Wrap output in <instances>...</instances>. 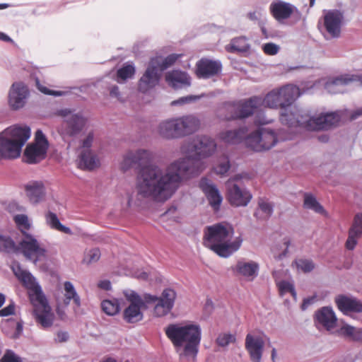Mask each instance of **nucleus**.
I'll list each match as a JSON object with an SVG mask.
<instances>
[{
  "mask_svg": "<svg viewBox=\"0 0 362 362\" xmlns=\"http://www.w3.org/2000/svg\"><path fill=\"white\" fill-rule=\"evenodd\" d=\"M154 160L153 151L145 148L129 150L124 156L119 166L123 172L139 170L136 178V196L127 194V207L139 206L145 201L165 202L178 189L182 175L189 170V159L175 160L163 170L150 165Z\"/></svg>",
  "mask_w": 362,
  "mask_h": 362,
  "instance_id": "f257e3e1",
  "label": "nucleus"
},
{
  "mask_svg": "<svg viewBox=\"0 0 362 362\" xmlns=\"http://www.w3.org/2000/svg\"><path fill=\"white\" fill-rule=\"evenodd\" d=\"M167 337L180 357L194 360L202 339L199 325L192 322L172 323L165 328Z\"/></svg>",
  "mask_w": 362,
  "mask_h": 362,
  "instance_id": "f03ea898",
  "label": "nucleus"
},
{
  "mask_svg": "<svg viewBox=\"0 0 362 362\" xmlns=\"http://www.w3.org/2000/svg\"><path fill=\"white\" fill-rule=\"evenodd\" d=\"M233 228L225 223H216L206 227L204 245L219 257L227 258L238 251L243 243L241 236L235 237Z\"/></svg>",
  "mask_w": 362,
  "mask_h": 362,
  "instance_id": "7ed1b4c3",
  "label": "nucleus"
},
{
  "mask_svg": "<svg viewBox=\"0 0 362 362\" xmlns=\"http://www.w3.org/2000/svg\"><path fill=\"white\" fill-rule=\"evenodd\" d=\"M216 149V144L214 139L206 135L199 136L193 142L183 144L180 150L182 153L186 155V157L178 160L189 159L187 164L189 169L182 175V180L185 177L193 176L202 171L200 158L211 156Z\"/></svg>",
  "mask_w": 362,
  "mask_h": 362,
  "instance_id": "20e7f679",
  "label": "nucleus"
},
{
  "mask_svg": "<svg viewBox=\"0 0 362 362\" xmlns=\"http://www.w3.org/2000/svg\"><path fill=\"white\" fill-rule=\"evenodd\" d=\"M28 126H14L0 133V156L4 159H15L20 156L22 147L30 137Z\"/></svg>",
  "mask_w": 362,
  "mask_h": 362,
  "instance_id": "39448f33",
  "label": "nucleus"
},
{
  "mask_svg": "<svg viewBox=\"0 0 362 362\" xmlns=\"http://www.w3.org/2000/svg\"><path fill=\"white\" fill-rule=\"evenodd\" d=\"M340 119L341 117L337 112L313 116L305 112L304 115H300V119H293L292 122H288L286 115H284L282 117L284 122H290L292 124L300 122L302 127L310 131L327 130L337 126Z\"/></svg>",
  "mask_w": 362,
  "mask_h": 362,
  "instance_id": "423d86ee",
  "label": "nucleus"
},
{
  "mask_svg": "<svg viewBox=\"0 0 362 362\" xmlns=\"http://www.w3.org/2000/svg\"><path fill=\"white\" fill-rule=\"evenodd\" d=\"M260 106L262 98L254 96L248 100L225 104L219 110V117L226 120L246 118L251 116Z\"/></svg>",
  "mask_w": 362,
  "mask_h": 362,
  "instance_id": "0eeeda50",
  "label": "nucleus"
},
{
  "mask_svg": "<svg viewBox=\"0 0 362 362\" xmlns=\"http://www.w3.org/2000/svg\"><path fill=\"white\" fill-rule=\"evenodd\" d=\"M56 115L62 118L59 133L64 136H74L78 134L85 127L87 119L81 112L63 108L58 110Z\"/></svg>",
  "mask_w": 362,
  "mask_h": 362,
  "instance_id": "6e6552de",
  "label": "nucleus"
},
{
  "mask_svg": "<svg viewBox=\"0 0 362 362\" xmlns=\"http://www.w3.org/2000/svg\"><path fill=\"white\" fill-rule=\"evenodd\" d=\"M12 270L17 279L28 289L30 299L34 307L33 309L48 304L41 287L30 272L22 268L18 263L13 264Z\"/></svg>",
  "mask_w": 362,
  "mask_h": 362,
  "instance_id": "1a4fd4ad",
  "label": "nucleus"
},
{
  "mask_svg": "<svg viewBox=\"0 0 362 362\" xmlns=\"http://www.w3.org/2000/svg\"><path fill=\"white\" fill-rule=\"evenodd\" d=\"M276 133L269 128H259L245 137L246 146L255 151H267L278 142Z\"/></svg>",
  "mask_w": 362,
  "mask_h": 362,
  "instance_id": "9d476101",
  "label": "nucleus"
},
{
  "mask_svg": "<svg viewBox=\"0 0 362 362\" xmlns=\"http://www.w3.org/2000/svg\"><path fill=\"white\" fill-rule=\"evenodd\" d=\"M16 252L22 253L26 259L34 264L44 261L47 257V250L31 234H26L16 245Z\"/></svg>",
  "mask_w": 362,
  "mask_h": 362,
  "instance_id": "9b49d317",
  "label": "nucleus"
},
{
  "mask_svg": "<svg viewBox=\"0 0 362 362\" xmlns=\"http://www.w3.org/2000/svg\"><path fill=\"white\" fill-rule=\"evenodd\" d=\"M321 32L327 39L338 38L344 23V14L337 9L324 10Z\"/></svg>",
  "mask_w": 362,
  "mask_h": 362,
  "instance_id": "f8f14e48",
  "label": "nucleus"
},
{
  "mask_svg": "<svg viewBox=\"0 0 362 362\" xmlns=\"http://www.w3.org/2000/svg\"><path fill=\"white\" fill-rule=\"evenodd\" d=\"M241 178L240 175H237L226 182L228 199L232 206H246L252 198V194L247 188L236 182Z\"/></svg>",
  "mask_w": 362,
  "mask_h": 362,
  "instance_id": "ddd939ff",
  "label": "nucleus"
},
{
  "mask_svg": "<svg viewBox=\"0 0 362 362\" xmlns=\"http://www.w3.org/2000/svg\"><path fill=\"white\" fill-rule=\"evenodd\" d=\"M176 298V293L171 288L163 290L160 298L156 296L146 293L144 295V302L156 303L154 307V313L157 317H163L168 314L173 308L175 300Z\"/></svg>",
  "mask_w": 362,
  "mask_h": 362,
  "instance_id": "4468645a",
  "label": "nucleus"
},
{
  "mask_svg": "<svg viewBox=\"0 0 362 362\" xmlns=\"http://www.w3.org/2000/svg\"><path fill=\"white\" fill-rule=\"evenodd\" d=\"M269 338L263 332L248 333L245 339V348L252 362H261L265 343Z\"/></svg>",
  "mask_w": 362,
  "mask_h": 362,
  "instance_id": "2eb2a0df",
  "label": "nucleus"
},
{
  "mask_svg": "<svg viewBox=\"0 0 362 362\" xmlns=\"http://www.w3.org/2000/svg\"><path fill=\"white\" fill-rule=\"evenodd\" d=\"M48 141L42 131L38 129L35 133V141L28 145L24 152L26 162L37 163L45 158L48 148Z\"/></svg>",
  "mask_w": 362,
  "mask_h": 362,
  "instance_id": "dca6fc26",
  "label": "nucleus"
},
{
  "mask_svg": "<svg viewBox=\"0 0 362 362\" xmlns=\"http://www.w3.org/2000/svg\"><path fill=\"white\" fill-rule=\"evenodd\" d=\"M158 59H151L148 66L139 81L138 89L140 92L146 93L155 88L159 83L161 72L157 69Z\"/></svg>",
  "mask_w": 362,
  "mask_h": 362,
  "instance_id": "f3484780",
  "label": "nucleus"
},
{
  "mask_svg": "<svg viewBox=\"0 0 362 362\" xmlns=\"http://www.w3.org/2000/svg\"><path fill=\"white\" fill-rule=\"evenodd\" d=\"M327 81L325 83V89L331 94L344 93V87L356 82L362 86V75L344 74Z\"/></svg>",
  "mask_w": 362,
  "mask_h": 362,
  "instance_id": "a211bd4d",
  "label": "nucleus"
},
{
  "mask_svg": "<svg viewBox=\"0 0 362 362\" xmlns=\"http://www.w3.org/2000/svg\"><path fill=\"white\" fill-rule=\"evenodd\" d=\"M29 96V90L23 82L13 83L8 93V104L11 109L17 110L23 107Z\"/></svg>",
  "mask_w": 362,
  "mask_h": 362,
  "instance_id": "6ab92c4d",
  "label": "nucleus"
},
{
  "mask_svg": "<svg viewBox=\"0 0 362 362\" xmlns=\"http://www.w3.org/2000/svg\"><path fill=\"white\" fill-rule=\"evenodd\" d=\"M313 319L317 328L322 327L327 331L332 330L337 323V317L331 306H325L317 310Z\"/></svg>",
  "mask_w": 362,
  "mask_h": 362,
  "instance_id": "aec40b11",
  "label": "nucleus"
},
{
  "mask_svg": "<svg viewBox=\"0 0 362 362\" xmlns=\"http://www.w3.org/2000/svg\"><path fill=\"white\" fill-rule=\"evenodd\" d=\"M24 190L29 202L34 205L46 200L47 187L42 180H30L24 185Z\"/></svg>",
  "mask_w": 362,
  "mask_h": 362,
  "instance_id": "412c9836",
  "label": "nucleus"
},
{
  "mask_svg": "<svg viewBox=\"0 0 362 362\" xmlns=\"http://www.w3.org/2000/svg\"><path fill=\"white\" fill-rule=\"evenodd\" d=\"M231 269L235 276H241L248 281H252L257 276L259 266L255 261H246L241 259L231 267Z\"/></svg>",
  "mask_w": 362,
  "mask_h": 362,
  "instance_id": "4be33fe9",
  "label": "nucleus"
},
{
  "mask_svg": "<svg viewBox=\"0 0 362 362\" xmlns=\"http://www.w3.org/2000/svg\"><path fill=\"white\" fill-rule=\"evenodd\" d=\"M199 187L206 195L209 205L214 211H218L223 201V197L216 186L209 179L203 177L199 182Z\"/></svg>",
  "mask_w": 362,
  "mask_h": 362,
  "instance_id": "5701e85b",
  "label": "nucleus"
},
{
  "mask_svg": "<svg viewBox=\"0 0 362 362\" xmlns=\"http://www.w3.org/2000/svg\"><path fill=\"white\" fill-rule=\"evenodd\" d=\"M362 237V213H356L348 230V237L344 246L347 250L353 251Z\"/></svg>",
  "mask_w": 362,
  "mask_h": 362,
  "instance_id": "b1692460",
  "label": "nucleus"
},
{
  "mask_svg": "<svg viewBox=\"0 0 362 362\" xmlns=\"http://www.w3.org/2000/svg\"><path fill=\"white\" fill-rule=\"evenodd\" d=\"M337 308L346 315L362 313V302L358 298L347 295H338L334 298Z\"/></svg>",
  "mask_w": 362,
  "mask_h": 362,
  "instance_id": "393cba45",
  "label": "nucleus"
},
{
  "mask_svg": "<svg viewBox=\"0 0 362 362\" xmlns=\"http://www.w3.org/2000/svg\"><path fill=\"white\" fill-rule=\"evenodd\" d=\"M222 69L219 61L202 59L197 63V74L199 78H209L218 75Z\"/></svg>",
  "mask_w": 362,
  "mask_h": 362,
  "instance_id": "a878e982",
  "label": "nucleus"
},
{
  "mask_svg": "<svg viewBox=\"0 0 362 362\" xmlns=\"http://www.w3.org/2000/svg\"><path fill=\"white\" fill-rule=\"evenodd\" d=\"M157 132L160 137L168 140L181 138L177 117L161 121L158 125Z\"/></svg>",
  "mask_w": 362,
  "mask_h": 362,
  "instance_id": "bb28decb",
  "label": "nucleus"
},
{
  "mask_svg": "<svg viewBox=\"0 0 362 362\" xmlns=\"http://www.w3.org/2000/svg\"><path fill=\"white\" fill-rule=\"evenodd\" d=\"M296 8L293 4L281 0L273 1L269 7L272 16L279 22L289 18Z\"/></svg>",
  "mask_w": 362,
  "mask_h": 362,
  "instance_id": "cd10ccee",
  "label": "nucleus"
},
{
  "mask_svg": "<svg viewBox=\"0 0 362 362\" xmlns=\"http://www.w3.org/2000/svg\"><path fill=\"white\" fill-rule=\"evenodd\" d=\"M177 120L181 138L196 132L201 124L199 119L193 115L177 117Z\"/></svg>",
  "mask_w": 362,
  "mask_h": 362,
  "instance_id": "c85d7f7f",
  "label": "nucleus"
},
{
  "mask_svg": "<svg viewBox=\"0 0 362 362\" xmlns=\"http://www.w3.org/2000/svg\"><path fill=\"white\" fill-rule=\"evenodd\" d=\"M165 81L168 84L174 89H181L190 86L191 78L184 71L173 70L165 75Z\"/></svg>",
  "mask_w": 362,
  "mask_h": 362,
  "instance_id": "c756f323",
  "label": "nucleus"
},
{
  "mask_svg": "<svg viewBox=\"0 0 362 362\" xmlns=\"http://www.w3.org/2000/svg\"><path fill=\"white\" fill-rule=\"evenodd\" d=\"M36 322L44 329L52 327L54 320V315L49 304L40 305L33 309Z\"/></svg>",
  "mask_w": 362,
  "mask_h": 362,
  "instance_id": "7c9ffc66",
  "label": "nucleus"
},
{
  "mask_svg": "<svg viewBox=\"0 0 362 362\" xmlns=\"http://www.w3.org/2000/svg\"><path fill=\"white\" fill-rule=\"evenodd\" d=\"M100 165L99 159L92 151H81L78 156V166L81 169L93 170Z\"/></svg>",
  "mask_w": 362,
  "mask_h": 362,
  "instance_id": "2f4dec72",
  "label": "nucleus"
},
{
  "mask_svg": "<svg viewBox=\"0 0 362 362\" xmlns=\"http://www.w3.org/2000/svg\"><path fill=\"white\" fill-rule=\"evenodd\" d=\"M247 129L244 127L235 129L233 130H227L222 132L219 134V138L227 144H238L246 136Z\"/></svg>",
  "mask_w": 362,
  "mask_h": 362,
  "instance_id": "473e14b6",
  "label": "nucleus"
},
{
  "mask_svg": "<svg viewBox=\"0 0 362 362\" xmlns=\"http://www.w3.org/2000/svg\"><path fill=\"white\" fill-rule=\"evenodd\" d=\"M280 88L284 103L288 107H291V105L304 93L297 86L293 84H287Z\"/></svg>",
  "mask_w": 362,
  "mask_h": 362,
  "instance_id": "72a5a7b5",
  "label": "nucleus"
},
{
  "mask_svg": "<svg viewBox=\"0 0 362 362\" xmlns=\"http://www.w3.org/2000/svg\"><path fill=\"white\" fill-rule=\"evenodd\" d=\"M143 306L130 304L123 312L124 320L130 324L136 323L142 320L144 315L141 308Z\"/></svg>",
  "mask_w": 362,
  "mask_h": 362,
  "instance_id": "f704fd0d",
  "label": "nucleus"
},
{
  "mask_svg": "<svg viewBox=\"0 0 362 362\" xmlns=\"http://www.w3.org/2000/svg\"><path fill=\"white\" fill-rule=\"evenodd\" d=\"M274 212V204L267 199L261 198L258 200V207L254 216L259 220L269 219Z\"/></svg>",
  "mask_w": 362,
  "mask_h": 362,
  "instance_id": "c9c22d12",
  "label": "nucleus"
},
{
  "mask_svg": "<svg viewBox=\"0 0 362 362\" xmlns=\"http://www.w3.org/2000/svg\"><path fill=\"white\" fill-rule=\"evenodd\" d=\"M64 304L65 307H67L71 300H73L74 303L76 307L79 308L81 305V298L78 293L76 292L74 284L71 281H65L64 283Z\"/></svg>",
  "mask_w": 362,
  "mask_h": 362,
  "instance_id": "e433bc0d",
  "label": "nucleus"
},
{
  "mask_svg": "<svg viewBox=\"0 0 362 362\" xmlns=\"http://www.w3.org/2000/svg\"><path fill=\"white\" fill-rule=\"evenodd\" d=\"M305 112L299 110L296 107H286L285 109L281 110L280 113V121L283 124L287 125L290 127H302L300 122L296 124H290V122H284L282 121V117L284 115H286V118L288 119V122H292L293 119H300V115H304Z\"/></svg>",
  "mask_w": 362,
  "mask_h": 362,
  "instance_id": "4c0bfd02",
  "label": "nucleus"
},
{
  "mask_svg": "<svg viewBox=\"0 0 362 362\" xmlns=\"http://www.w3.org/2000/svg\"><path fill=\"white\" fill-rule=\"evenodd\" d=\"M340 332L341 335L351 341L356 342L362 341V328L361 327L345 324L341 327Z\"/></svg>",
  "mask_w": 362,
  "mask_h": 362,
  "instance_id": "58836bf2",
  "label": "nucleus"
},
{
  "mask_svg": "<svg viewBox=\"0 0 362 362\" xmlns=\"http://www.w3.org/2000/svg\"><path fill=\"white\" fill-rule=\"evenodd\" d=\"M45 221L47 224L54 230L63 232L66 234L71 233V229L69 227L62 225L60 223L59 219L58 218L56 214L52 211H48L47 213H46Z\"/></svg>",
  "mask_w": 362,
  "mask_h": 362,
  "instance_id": "ea45409f",
  "label": "nucleus"
},
{
  "mask_svg": "<svg viewBox=\"0 0 362 362\" xmlns=\"http://www.w3.org/2000/svg\"><path fill=\"white\" fill-rule=\"evenodd\" d=\"M121 301H123V300L116 298L104 300L101 303L102 309L107 315L113 316L120 311Z\"/></svg>",
  "mask_w": 362,
  "mask_h": 362,
  "instance_id": "a19ab883",
  "label": "nucleus"
},
{
  "mask_svg": "<svg viewBox=\"0 0 362 362\" xmlns=\"http://www.w3.org/2000/svg\"><path fill=\"white\" fill-rule=\"evenodd\" d=\"M291 245V240L289 238H284L281 244L274 245L272 249L273 257L276 260H281L286 257L288 247Z\"/></svg>",
  "mask_w": 362,
  "mask_h": 362,
  "instance_id": "79ce46f5",
  "label": "nucleus"
},
{
  "mask_svg": "<svg viewBox=\"0 0 362 362\" xmlns=\"http://www.w3.org/2000/svg\"><path fill=\"white\" fill-rule=\"evenodd\" d=\"M303 206L318 214L325 212L322 206L317 201L315 196L310 193L304 194Z\"/></svg>",
  "mask_w": 362,
  "mask_h": 362,
  "instance_id": "37998d69",
  "label": "nucleus"
},
{
  "mask_svg": "<svg viewBox=\"0 0 362 362\" xmlns=\"http://www.w3.org/2000/svg\"><path fill=\"white\" fill-rule=\"evenodd\" d=\"M247 48L248 45L245 37L235 38L226 47V50L232 53L244 52L247 49Z\"/></svg>",
  "mask_w": 362,
  "mask_h": 362,
  "instance_id": "c03bdc74",
  "label": "nucleus"
},
{
  "mask_svg": "<svg viewBox=\"0 0 362 362\" xmlns=\"http://www.w3.org/2000/svg\"><path fill=\"white\" fill-rule=\"evenodd\" d=\"M278 98L277 93L273 89L263 99L262 98V105L272 109L280 108L281 110L282 103H280Z\"/></svg>",
  "mask_w": 362,
  "mask_h": 362,
  "instance_id": "a18cd8bd",
  "label": "nucleus"
},
{
  "mask_svg": "<svg viewBox=\"0 0 362 362\" xmlns=\"http://www.w3.org/2000/svg\"><path fill=\"white\" fill-rule=\"evenodd\" d=\"M16 245L13 239L8 236L0 233V252L11 253L16 252Z\"/></svg>",
  "mask_w": 362,
  "mask_h": 362,
  "instance_id": "49530a36",
  "label": "nucleus"
},
{
  "mask_svg": "<svg viewBox=\"0 0 362 362\" xmlns=\"http://www.w3.org/2000/svg\"><path fill=\"white\" fill-rule=\"evenodd\" d=\"M135 74V68L132 64H125L117 71V81L124 82L127 79L133 77Z\"/></svg>",
  "mask_w": 362,
  "mask_h": 362,
  "instance_id": "de8ad7c7",
  "label": "nucleus"
},
{
  "mask_svg": "<svg viewBox=\"0 0 362 362\" xmlns=\"http://www.w3.org/2000/svg\"><path fill=\"white\" fill-rule=\"evenodd\" d=\"M276 286L281 296L291 293L295 300H297V293L295 290L294 284L292 281H276Z\"/></svg>",
  "mask_w": 362,
  "mask_h": 362,
  "instance_id": "09e8293b",
  "label": "nucleus"
},
{
  "mask_svg": "<svg viewBox=\"0 0 362 362\" xmlns=\"http://www.w3.org/2000/svg\"><path fill=\"white\" fill-rule=\"evenodd\" d=\"M13 220L23 235L29 234L28 230L31 227V222L25 214H17L14 216Z\"/></svg>",
  "mask_w": 362,
  "mask_h": 362,
  "instance_id": "8fccbe9b",
  "label": "nucleus"
},
{
  "mask_svg": "<svg viewBox=\"0 0 362 362\" xmlns=\"http://www.w3.org/2000/svg\"><path fill=\"white\" fill-rule=\"evenodd\" d=\"M180 55L173 54H170L165 58H163L162 57H156L152 58L151 59H158V66H156L157 69L162 73L164 70L172 66L178 59Z\"/></svg>",
  "mask_w": 362,
  "mask_h": 362,
  "instance_id": "3c124183",
  "label": "nucleus"
},
{
  "mask_svg": "<svg viewBox=\"0 0 362 362\" xmlns=\"http://www.w3.org/2000/svg\"><path fill=\"white\" fill-rule=\"evenodd\" d=\"M230 168V163L228 156L221 157L217 164L214 167L215 173L220 175H226Z\"/></svg>",
  "mask_w": 362,
  "mask_h": 362,
  "instance_id": "603ef678",
  "label": "nucleus"
},
{
  "mask_svg": "<svg viewBox=\"0 0 362 362\" xmlns=\"http://www.w3.org/2000/svg\"><path fill=\"white\" fill-rule=\"evenodd\" d=\"M101 257L100 251L98 248H93L87 250L85 252L83 262L86 264H90L97 262Z\"/></svg>",
  "mask_w": 362,
  "mask_h": 362,
  "instance_id": "864d4df0",
  "label": "nucleus"
},
{
  "mask_svg": "<svg viewBox=\"0 0 362 362\" xmlns=\"http://www.w3.org/2000/svg\"><path fill=\"white\" fill-rule=\"evenodd\" d=\"M295 264L298 270L304 273L310 272L315 268L314 262L310 259H299L295 261Z\"/></svg>",
  "mask_w": 362,
  "mask_h": 362,
  "instance_id": "5fc2aeb1",
  "label": "nucleus"
},
{
  "mask_svg": "<svg viewBox=\"0 0 362 362\" xmlns=\"http://www.w3.org/2000/svg\"><path fill=\"white\" fill-rule=\"evenodd\" d=\"M124 294L130 304H134L136 305H144L143 298L134 291H126Z\"/></svg>",
  "mask_w": 362,
  "mask_h": 362,
  "instance_id": "6e6d98bb",
  "label": "nucleus"
},
{
  "mask_svg": "<svg viewBox=\"0 0 362 362\" xmlns=\"http://www.w3.org/2000/svg\"><path fill=\"white\" fill-rule=\"evenodd\" d=\"M235 341V337L234 335L226 333L220 334L216 339L217 344L222 347H225Z\"/></svg>",
  "mask_w": 362,
  "mask_h": 362,
  "instance_id": "4d7b16f0",
  "label": "nucleus"
},
{
  "mask_svg": "<svg viewBox=\"0 0 362 362\" xmlns=\"http://www.w3.org/2000/svg\"><path fill=\"white\" fill-rule=\"evenodd\" d=\"M201 97L197 95H187L185 97H181L178 98L177 100H173L171 102L172 106H176V105H182L184 104L189 103L193 101H196L199 100Z\"/></svg>",
  "mask_w": 362,
  "mask_h": 362,
  "instance_id": "13d9d810",
  "label": "nucleus"
},
{
  "mask_svg": "<svg viewBox=\"0 0 362 362\" xmlns=\"http://www.w3.org/2000/svg\"><path fill=\"white\" fill-rule=\"evenodd\" d=\"M279 46L273 43L269 42L262 45L264 52L268 55H275L279 51Z\"/></svg>",
  "mask_w": 362,
  "mask_h": 362,
  "instance_id": "bf43d9fd",
  "label": "nucleus"
},
{
  "mask_svg": "<svg viewBox=\"0 0 362 362\" xmlns=\"http://www.w3.org/2000/svg\"><path fill=\"white\" fill-rule=\"evenodd\" d=\"M1 362H22L19 356L11 350H8L1 359Z\"/></svg>",
  "mask_w": 362,
  "mask_h": 362,
  "instance_id": "052dcab7",
  "label": "nucleus"
},
{
  "mask_svg": "<svg viewBox=\"0 0 362 362\" xmlns=\"http://www.w3.org/2000/svg\"><path fill=\"white\" fill-rule=\"evenodd\" d=\"M93 141V134L89 133L86 139L82 141L81 150V151H91L90 148L92 146Z\"/></svg>",
  "mask_w": 362,
  "mask_h": 362,
  "instance_id": "680f3d73",
  "label": "nucleus"
},
{
  "mask_svg": "<svg viewBox=\"0 0 362 362\" xmlns=\"http://www.w3.org/2000/svg\"><path fill=\"white\" fill-rule=\"evenodd\" d=\"M15 313V304L13 303H10L6 307L0 310V317H7Z\"/></svg>",
  "mask_w": 362,
  "mask_h": 362,
  "instance_id": "e2e57ef3",
  "label": "nucleus"
},
{
  "mask_svg": "<svg viewBox=\"0 0 362 362\" xmlns=\"http://www.w3.org/2000/svg\"><path fill=\"white\" fill-rule=\"evenodd\" d=\"M317 302V296H312L304 298L300 306L302 310H305L309 306Z\"/></svg>",
  "mask_w": 362,
  "mask_h": 362,
  "instance_id": "0e129e2a",
  "label": "nucleus"
},
{
  "mask_svg": "<svg viewBox=\"0 0 362 362\" xmlns=\"http://www.w3.org/2000/svg\"><path fill=\"white\" fill-rule=\"evenodd\" d=\"M37 88L42 93L47 94V95H55V96H61V95H64V93L62 91L50 90L47 88L40 85L38 83H37Z\"/></svg>",
  "mask_w": 362,
  "mask_h": 362,
  "instance_id": "69168bd1",
  "label": "nucleus"
},
{
  "mask_svg": "<svg viewBox=\"0 0 362 362\" xmlns=\"http://www.w3.org/2000/svg\"><path fill=\"white\" fill-rule=\"evenodd\" d=\"M110 95L111 97L117 98L119 101H121V102L124 101V100L122 98V95L119 90V88L117 86H114L110 88Z\"/></svg>",
  "mask_w": 362,
  "mask_h": 362,
  "instance_id": "338daca9",
  "label": "nucleus"
},
{
  "mask_svg": "<svg viewBox=\"0 0 362 362\" xmlns=\"http://www.w3.org/2000/svg\"><path fill=\"white\" fill-rule=\"evenodd\" d=\"M272 122V119L267 118L263 113H259L255 120V122L259 125L267 124Z\"/></svg>",
  "mask_w": 362,
  "mask_h": 362,
  "instance_id": "774afa93",
  "label": "nucleus"
}]
</instances>
